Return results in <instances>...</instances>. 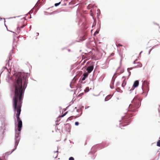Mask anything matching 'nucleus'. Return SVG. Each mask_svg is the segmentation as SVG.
Returning <instances> with one entry per match:
<instances>
[{
    "mask_svg": "<svg viewBox=\"0 0 160 160\" xmlns=\"http://www.w3.org/2000/svg\"><path fill=\"white\" fill-rule=\"evenodd\" d=\"M138 84H139L138 81V80H136L134 82L133 85V87L134 88H136L138 86Z\"/></svg>",
    "mask_w": 160,
    "mask_h": 160,
    "instance_id": "1a4fd4ad",
    "label": "nucleus"
},
{
    "mask_svg": "<svg viewBox=\"0 0 160 160\" xmlns=\"http://www.w3.org/2000/svg\"><path fill=\"white\" fill-rule=\"evenodd\" d=\"M74 158L72 157H70L69 159V160H74Z\"/></svg>",
    "mask_w": 160,
    "mask_h": 160,
    "instance_id": "f3484780",
    "label": "nucleus"
},
{
    "mask_svg": "<svg viewBox=\"0 0 160 160\" xmlns=\"http://www.w3.org/2000/svg\"><path fill=\"white\" fill-rule=\"evenodd\" d=\"M130 69H132V68H129Z\"/></svg>",
    "mask_w": 160,
    "mask_h": 160,
    "instance_id": "b1692460",
    "label": "nucleus"
},
{
    "mask_svg": "<svg viewBox=\"0 0 160 160\" xmlns=\"http://www.w3.org/2000/svg\"><path fill=\"white\" fill-rule=\"evenodd\" d=\"M15 147L16 149L17 146L20 140V133H16L15 137Z\"/></svg>",
    "mask_w": 160,
    "mask_h": 160,
    "instance_id": "20e7f679",
    "label": "nucleus"
},
{
    "mask_svg": "<svg viewBox=\"0 0 160 160\" xmlns=\"http://www.w3.org/2000/svg\"><path fill=\"white\" fill-rule=\"evenodd\" d=\"M58 151H57L56 152H54V153H56V156L55 158H56V157L57 156V155H58Z\"/></svg>",
    "mask_w": 160,
    "mask_h": 160,
    "instance_id": "412c9836",
    "label": "nucleus"
},
{
    "mask_svg": "<svg viewBox=\"0 0 160 160\" xmlns=\"http://www.w3.org/2000/svg\"><path fill=\"white\" fill-rule=\"evenodd\" d=\"M98 33V32L96 31V32H95L94 33V34H97Z\"/></svg>",
    "mask_w": 160,
    "mask_h": 160,
    "instance_id": "5701e85b",
    "label": "nucleus"
},
{
    "mask_svg": "<svg viewBox=\"0 0 160 160\" xmlns=\"http://www.w3.org/2000/svg\"><path fill=\"white\" fill-rule=\"evenodd\" d=\"M68 113V112H65L63 115H62L60 116V117H63L64 116Z\"/></svg>",
    "mask_w": 160,
    "mask_h": 160,
    "instance_id": "2eb2a0df",
    "label": "nucleus"
},
{
    "mask_svg": "<svg viewBox=\"0 0 160 160\" xmlns=\"http://www.w3.org/2000/svg\"><path fill=\"white\" fill-rule=\"evenodd\" d=\"M93 69V66H91L88 67L87 69V70L88 73H90Z\"/></svg>",
    "mask_w": 160,
    "mask_h": 160,
    "instance_id": "0eeeda50",
    "label": "nucleus"
},
{
    "mask_svg": "<svg viewBox=\"0 0 160 160\" xmlns=\"http://www.w3.org/2000/svg\"><path fill=\"white\" fill-rule=\"evenodd\" d=\"M14 89L13 107L15 114L18 122V129L20 132L22 126V122L19 117L22 103V95L27 87L28 82L27 75L24 73L18 72L12 77Z\"/></svg>",
    "mask_w": 160,
    "mask_h": 160,
    "instance_id": "f257e3e1",
    "label": "nucleus"
},
{
    "mask_svg": "<svg viewBox=\"0 0 160 160\" xmlns=\"http://www.w3.org/2000/svg\"><path fill=\"white\" fill-rule=\"evenodd\" d=\"M121 62H122V59H123V56H122V55L121 56Z\"/></svg>",
    "mask_w": 160,
    "mask_h": 160,
    "instance_id": "4be33fe9",
    "label": "nucleus"
},
{
    "mask_svg": "<svg viewBox=\"0 0 160 160\" xmlns=\"http://www.w3.org/2000/svg\"><path fill=\"white\" fill-rule=\"evenodd\" d=\"M140 105V100L137 97H134L132 102V103L129 106V110L132 112H136Z\"/></svg>",
    "mask_w": 160,
    "mask_h": 160,
    "instance_id": "f03ea898",
    "label": "nucleus"
},
{
    "mask_svg": "<svg viewBox=\"0 0 160 160\" xmlns=\"http://www.w3.org/2000/svg\"><path fill=\"white\" fill-rule=\"evenodd\" d=\"M75 124L76 126H78L79 125V123L78 122H75Z\"/></svg>",
    "mask_w": 160,
    "mask_h": 160,
    "instance_id": "6ab92c4d",
    "label": "nucleus"
},
{
    "mask_svg": "<svg viewBox=\"0 0 160 160\" xmlns=\"http://www.w3.org/2000/svg\"><path fill=\"white\" fill-rule=\"evenodd\" d=\"M159 140L157 142V145L158 147H160V136L159 138Z\"/></svg>",
    "mask_w": 160,
    "mask_h": 160,
    "instance_id": "9b49d317",
    "label": "nucleus"
},
{
    "mask_svg": "<svg viewBox=\"0 0 160 160\" xmlns=\"http://www.w3.org/2000/svg\"><path fill=\"white\" fill-rule=\"evenodd\" d=\"M122 79H123V82L122 84V86L123 87H124V86L126 85L127 83V82L126 81V78L125 77L123 76L122 77Z\"/></svg>",
    "mask_w": 160,
    "mask_h": 160,
    "instance_id": "6e6552de",
    "label": "nucleus"
},
{
    "mask_svg": "<svg viewBox=\"0 0 160 160\" xmlns=\"http://www.w3.org/2000/svg\"><path fill=\"white\" fill-rule=\"evenodd\" d=\"M89 91V88L88 87H87L86 89H85V90H84V92H88Z\"/></svg>",
    "mask_w": 160,
    "mask_h": 160,
    "instance_id": "f8f14e48",
    "label": "nucleus"
},
{
    "mask_svg": "<svg viewBox=\"0 0 160 160\" xmlns=\"http://www.w3.org/2000/svg\"><path fill=\"white\" fill-rule=\"evenodd\" d=\"M86 78L84 77L83 76V78L82 79V80L84 81L85 79Z\"/></svg>",
    "mask_w": 160,
    "mask_h": 160,
    "instance_id": "aec40b11",
    "label": "nucleus"
},
{
    "mask_svg": "<svg viewBox=\"0 0 160 160\" xmlns=\"http://www.w3.org/2000/svg\"><path fill=\"white\" fill-rule=\"evenodd\" d=\"M130 118H127L126 117L124 118L123 119V122L125 123L124 125H127V123L129 122H130Z\"/></svg>",
    "mask_w": 160,
    "mask_h": 160,
    "instance_id": "423d86ee",
    "label": "nucleus"
},
{
    "mask_svg": "<svg viewBox=\"0 0 160 160\" xmlns=\"http://www.w3.org/2000/svg\"><path fill=\"white\" fill-rule=\"evenodd\" d=\"M112 97V95H109L107 96L105 98V101H107L109 100Z\"/></svg>",
    "mask_w": 160,
    "mask_h": 160,
    "instance_id": "9d476101",
    "label": "nucleus"
},
{
    "mask_svg": "<svg viewBox=\"0 0 160 160\" xmlns=\"http://www.w3.org/2000/svg\"><path fill=\"white\" fill-rule=\"evenodd\" d=\"M116 46L117 47H118L119 46H122V45L120 44H116Z\"/></svg>",
    "mask_w": 160,
    "mask_h": 160,
    "instance_id": "a211bd4d",
    "label": "nucleus"
},
{
    "mask_svg": "<svg viewBox=\"0 0 160 160\" xmlns=\"http://www.w3.org/2000/svg\"><path fill=\"white\" fill-rule=\"evenodd\" d=\"M83 76L84 77L86 78L88 76V73H84L83 75Z\"/></svg>",
    "mask_w": 160,
    "mask_h": 160,
    "instance_id": "4468645a",
    "label": "nucleus"
},
{
    "mask_svg": "<svg viewBox=\"0 0 160 160\" xmlns=\"http://www.w3.org/2000/svg\"><path fill=\"white\" fill-rule=\"evenodd\" d=\"M111 88H112V87H111Z\"/></svg>",
    "mask_w": 160,
    "mask_h": 160,
    "instance_id": "393cba45",
    "label": "nucleus"
},
{
    "mask_svg": "<svg viewBox=\"0 0 160 160\" xmlns=\"http://www.w3.org/2000/svg\"><path fill=\"white\" fill-rule=\"evenodd\" d=\"M25 26V25H23L22 26H21V25H18V27L17 28L18 29V28H23V27H24V26Z\"/></svg>",
    "mask_w": 160,
    "mask_h": 160,
    "instance_id": "ddd939ff",
    "label": "nucleus"
},
{
    "mask_svg": "<svg viewBox=\"0 0 160 160\" xmlns=\"http://www.w3.org/2000/svg\"><path fill=\"white\" fill-rule=\"evenodd\" d=\"M134 63L136 64L134 66L135 68L141 67L142 66V64L140 62H138L137 60L134 61Z\"/></svg>",
    "mask_w": 160,
    "mask_h": 160,
    "instance_id": "39448f33",
    "label": "nucleus"
},
{
    "mask_svg": "<svg viewBox=\"0 0 160 160\" xmlns=\"http://www.w3.org/2000/svg\"><path fill=\"white\" fill-rule=\"evenodd\" d=\"M149 82L147 81H144L142 85V89L146 92H148L149 89Z\"/></svg>",
    "mask_w": 160,
    "mask_h": 160,
    "instance_id": "7ed1b4c3",
    "label": "nucleus"
},
{
    "mask_svg": "<svg viewBox=\"0 0 160 160\" xmlns=\"http://www.w3.org/2000/svg\"><path fill=\"white\" fill-rule=\"evenodd\" d=\"M60 3H61V2H59L58 3H55V6H56H56H58V5H59L60 4Z\"/></svg>",
    "mask_w": 160,
    "mask_h": 160,
    "instance_id": "dca6fc26",
    "label": "nucleus"
}]
</instances>
